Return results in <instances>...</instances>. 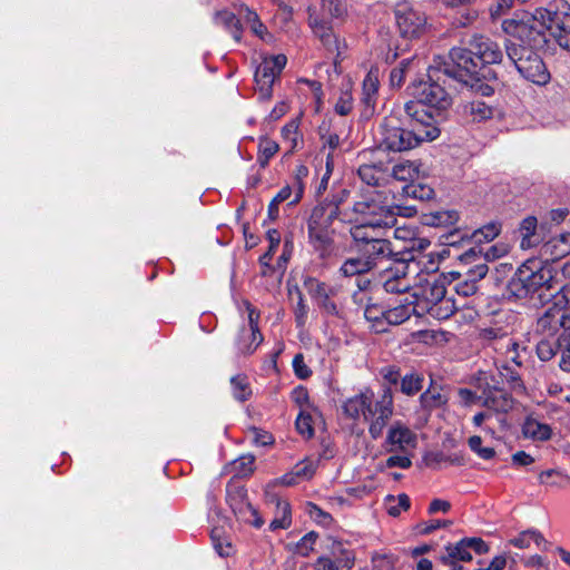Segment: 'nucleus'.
Masks as SVG:
<instances>
[{
	"mask_svg": "<svg viewBox=\"0 0 570 570\" xmlns=\"http://www.w3.org/2000/svg\"><path fill=\"white\" fill-rule=\"evenodd\" d=\"M230 385L234 397L239 401L244 402L249 399L252 395V390L249 386V382L247 376L245 375H236L230 379Z\"/></svg>",
	"mask_w": 570,
	"mask_h": 570,
	"instance_id": "obj_37",
	"label": "nucleus"
},
{
	"mask_svg": "<svg viewBox=\"0 0 570 570\" xmlns=\"http://www.w3.org/2000/svg\"><path fill=\"white\" fill-rule=\"evenodd\" d=\"M525 17L543 33L548 30L561 48L570 51V4L568 2L549 3Z\"/></svg>",
	"mask_w": 570,
	"mask_h": 570,
	"instance_id": "obj_9",
	"label": "nucleus"
},
{
	"mask_svg": "<svg viewBox=\"0 0 570 570\" xmlns=\"http://www.w3.org/2000/svg\"><path fill=\"white\" fill-rule=\"evenodd\" d=\"M266 500L275 505V517L269 524V529L273 531L278 529H288L292 524L289 503L277 495H271L269 498H266Z\"/></svg>",
	"mask_w": 570,
	"mask_h": 570,
	"instance_id": "obj_22",
	"label": "nucleus"
},
{
	"mask_svg": "<svg viewBox=\"0 0 570 570\" xmlns=\"http://www.w3.org/2000/svg\"><path fill=\"white\" fill-rule=\"evenodd\" d=\"M297 327H303L307 320L308 306L305 304L302 294L298 293V302L294 309Z\"/></svg>",
	"mask_w": 570,
	"mask_h": 570,
	"instance_id": "obj_60",
	"label": "nucleus"
},
{
	"mask_svg": "<svg viewBox=\"0 0 570 570\" xmlns=\"http://www.w3.org/2000/svg\"><path fill=\"white\" fill-rule=\"evenodd\" d=\"M287 62L284 55L265 57L255 71L256 94L259 101H267L273 95V85Z\"/></svg>",
	"mask_w": 570,
	"mask_h": 570,
	"instance_id": "obj_12",
	"label": "nucleus"
},
{
	"mask_svg": "<svg viewBox=\"0 0 570 570\" xmlns=\"http://www.w3.org/2000/svg\"><path fill=\"white\" fill-rule=\"evenodd\" d=\"M446 289L443 283L435 279L420 278V283L413 285L411 296L415 311L421 309L432 316L444 320L456 309L454 302L445 296Z\"/></svg>",
	"mask_w": 570,
	"mask_h": 570,
	"instance_id": "obj_10",
	"label": "nucleus"
},
{
	"mask_svg": "<svg viewBox=\"0 0 570 570\" xmlns=\"http://www.w3.org/2000/svg\"><path fill=\"white\" fill-rule=\"evenodd\" d=\"M278 151V145L273 140H262L259 142V159L266 164Z\"/></svg>",
	"mask_w": 570,
	"mask_h": 570,
	"instance_id": "obj_58",
	"label": "nucleus"
},
{
	"mask_svg": "<svg viewBox=\"0 0 570 570\" xmlns=\"http://www.w3.org/2000/svg\"><path fill=\"white\" fill-rule=\"evenodd\" d=\"M344 414L352 420H363L368 424V433L376 440L382 436L393 415V393L385 387L375 396L370 389L346 399L342 405Z\"/></svg>",
	"mask_w": 570,
	"mask_h": 570,
	"instance_id": "obj_5",
	"label": "nucleus"
},
{
	"mask_svg": "<svg viewBox=\"0 0 570 570\" xmlns=\"http://www.w3.org/2000/svg\"><path fill=\"white\" fill-rule=\"evenodd\" d=\"M312 422L311 414L305 410H301L296 417L295 425L297 432L305 439H309L314 434Z\"/></svg>",
	"mask_w": 570,
	"mask_h": 570,
	"instance_id": "obj_44",
	"label": "nucleus"
},
{
	"mask_svg": "<svg viewBox=\"0 0 570 570\" xmlns=\"http://www.w3.org/2000/svg\"><path fill=\"white\" fill-rule=\"evenodd\" d=\"M459 219V213L456 210H441L431 214L426 218V224L432 226H452L454 225Z\"/></svg>",
	"mask_w": 570,
	"mask_h": 570,
	"instance_id": "obj_40",
	"label": "nucleus"
},
{
	"mask_svg": "<svg viewBox=\"0 0 570 570\" xmlns=\"http://www.w3.org/2000/svg\"><path fill=\"white\" fill-rule=\"evenodd\" d=\"M441 131L436 125L420 126L417 122L411 129L401 127L394 116L385 117L379 125L375 140L383 150L401 153L414 149L423 142L439 138Z\"/></svg>",
	"mask_w": 570,
	"mask_h": 570,
	"instance_id": "obj_6",
	"label": "nucleus"
},
{
	"mask_svg": "<svg viewBox=\"0 0 570 570\" xmlns=\"http://www.w3.org/2000/svg\"><path fill=\"white\" fill-rule=\"evenodd\" d=\"M468 540L464 538L455 544H449L445 547V552L440 557V561L444 564L452 566L454 570H461L462 568H455L458 561H471L472 556L468 549Z\"/></svg>",
	"mask_w": 570,
	"mask_h": 570,
	"instance_id": "obj_24",
	"label": "nucleus"
},
{
	"mask_svg": "<svg viewBox=\"0 0 570 570\" xmlns=\"http://www.w3.org/2000/svg\"><path fill=\"white\" fill-rule=\"evenodd\" d=\"M234 513L239 521L252 524L257 529L264 524L263 518L249 502L242 503L239 508L234 511Z\"/></svg>",
	"mask_w": 570,
	"mask_h": 570,
	"instance_id": "obj_35",
	"label": "nucleus"
},
{
	"mask_svg": "<svg viewBox=\"0 0 570 570\" xmlns=\"http://www.w3.org/2000/svg\"><path fill=\"white\" fill-rule=\"evenodd\" d=\"M304 286L321 308L332 315L337 313L336 304L331 301V297L337 292L335 287L312 277L305 281Z\"/></svg>",
	"mask_w": 570,
	"mask_h": 570,
	"instance_id": "obj_17",
	"label": "nucleus"
},
{
	"mask_svg": "<svg viewBox=\"0 0 570 570\" xmlns=\"http://www.w3.org/2000/svg\"><path fill=\"white\" fill-rule=\"evenodd\" d=\"M371 269L367 266V262H364L360 254L355 257L346 258L340 269L338 273L344 277H353L368 273Z\"/></svg>",
	"mask_w": 570,
	"mask_h": 570,
	"instance_id": "obj_34",
	"label": "nucleus"
},
{
	"mask_svg": "<svg viewBox=\"0 0 570 570\" xmlns=\"http://www.w3.org/2000/svg\"><path fill=\"white\" fill-rule=\"evenodd\" d=\"M247 492L243 487H235L227 490V502L235 511L242 503H246Z\"/></svg>",
	"mask_w": 570,
	"mask_h": 570,
	"instance_id": "obj_52",
	"label": "nucleus"
},
{
	"mask_svg": "<svg viewBox=\"0 0 570 570\" xmlns=\"http://www.w3.org/2000/svg\"><path fill=\"white\" fill-rule=\"evenodd\" d=\"M470 449L476 453L483 460H490L494 456V449L482 446V439L478 435H473L468 441Z\"/></svg>",
	"mask_w": 570,
	"mask_h": 570,
	"instance_id": "obj_50",
	"label": "nucleus"
},
{
	"mask_svg": "<svg viewBox=\"0 0 570 570\" xmlns=\"http://www.w3.org/2000/svg\"><path fill=\"white\" fill-rule=\"evenodd\" d=\"M340 208L334 203H323L314 207L307 223L308 240L321 258L334 252L332 224L337 219Z\"/></svg>",
	"mask_w": 570,
	"mask_h": 570,
	"instance_id": "obj_7",
	"label": "nucleus"
},
{
	"mask_svg": "<svg viewBox=\"0 0 570 570\" xmlns=\"http://www.w3.org/2000/svg\"><path fill=\"white\" fill-rule=\"evenodd\" d=\"M292 366L295 375L301 380H306L312 375V370L305 363L304 355L301 353L294 356Z\"/></svg>",
	"mask_w": 570,
	"mask_h": 570,
	"instance_id": "obj_55",
	"label": "nucleus"
},
{
	"mask_svg": "<svg viewBox=\"0 0 570 570\" xmlns=\"http://www.w3.org/2000/svg\"><path fill=\"white\" fill-rule=\"evenodd\" d=\"M411 63L410 60H403L400 67L394 68L390 73V82L392 87H400L404 82L405 68Z\"/></svg>",
	"mask_w": 570,
	"mask_h": 570,
	"instance_id": "obj_61",
	"label": "nucleus"
},
{
	"mask_svg": "<svg viewBox=\"0 0 570 570\" xmlns=\"http://www.w3.org/2000/svg\"><path fill=\"white\" fill-rule=\"evenodd\" d=\"M510 250V247L505 243H497L485 250H482L481 248H470L469 250L464 252L460 258L463 263L470 264L475 261L476 257H483L487 262H492L495 259H499L503 256H505Z\"/></svg>",
	"mask_w": 570,
	"mask_h": 570,
	"instance_id": "obj_21",
	"label": "nucleus"
},
{
	"mask_svg": "<svg viewBox=\"0 0 570 570\" xmlns=\"http://www.w3.org/2000/svg\"><path fill=\"white\" fill-rule=\"evenodd\" d=\"M328 556L335 560L344 569L350 570L354 566V554L351 550L346 549L341 541L331 540L327 547Z\"/></svg>",
	"mask_w": 570,
	"mask_h": 570,
	"instance_id": "obj_31",
	"label": "nucleus"
},
{
	"mask_svg": "<svg viewBox=\"0 0 570 570\" xmlns=\"http://www.w3.org/2000/svg\"><path fill=\"white\" fill-rule=\"evenodd\" d=\"M417 269L419 264L413 255L394 262L393 266L386 268L382 275L384 289L387 293H405L413 289L410 275L416 274Z\"/></svg>",
	"mask_w": 570,
	"mask_h": 570,
	"instance_id": "obj_13",
	"label": "nucleus"
},
{
	"mask_svg": "<svg viewBox=\"0 0 570 570\" xmlns=\"http://www.w3.org/2000/svg\"><path fill=\"white\" fill-rule=\"evenodd\" d=\"M353 225L351 228L364 232H386L396 225L400 208L386 190L379 188L362 189L353 204Z\"/></svg>",
	"mask_w": 570,
	"mask_h": 570,
	"instance_id": "obj_4",
	"label": "nucleus"
},
{
	"mask_svg": "<svg viewBox=\"0 0 570 570\" xmlns=\"http://www.w3.org/2000/svg\"><path fill=\"white\" fill-rule=\"evenodd\" d=\"M308 176V168L304 165H298L295 169L294 176V189H295V198L291 202L292 204H296L303 196L304 191V179Z\"/></svg>",
	"mask_w": 570,
	"mask_h": 570,
	"instance_id": "obj_47",
	"label": "nucleus"
},
{
	"mask_svg": "<svg viewBox=\"0 0 570 570\" xmlns=\"http://www.w3.org/2000/svg\"><path fill=\"white\" fill-rule=\"evenodd\" d=\"M364 316L370 323L372 331L375 333H385V307L381 305H367L364 311Z\"/></svg>",
	"mask_w": 570,
	"mask_h": 570,
	"instance_id": "obj_33",
	"label": "nucleus"
},
{
	"mask_svg": "<svg viewBox=\"0 0 570 570\" xmlns=\"http://www.w3.org/2000/svg\"><path fill=\"white\" fill-rule=\"evenodd\" d=\"M214 21L217 26L223 27L226 31H228L235 41L239 42L242 39V27L240 21L236 18V14L228 11L222 10L216 12L214 17Z\"/></svg>",
	"mask_w": 570,
	"mask_h": 570,
	"instance_id": "obj_29",
	"label": "nucleus"
},
{
	"mask_svg": "<svg viewBox=\"0 0 570 570\" xmlns=\"http://www.w3.org/2000/svg\"><path fill=\"white\" fill-rule=\"evenodd\" d=\"M519 347V343L507 334H502L500 338L497 341L495 345H493L494 351L501 354L502 356L509 354L510 350Z\"/></svg>",
	"mask_w": 570,
	"mask_h": 570,
	"instance_id": "obj_56",
	"label": "nucleus"
},
{
	"mask_svg": "<svg viewBox=\"0 0 570 570\" xmlns=\"http://www.w3.org/2000/svg\"><path fill=\"white\" fill-rule=\"evenodd\" d=\"M318 538L315 531L306 533L296 544V552L302 557H308L314 549V544Z\"/></svg>",
	"mask_w": 570,
	"mask_h": 570,
	"instance_id": "obj_49",
	"label": "nucleus"
},
{
	"mask_svg": "<svg viewBox=\"0 0 570 570\" xmlns=\"http://www.w3.org/2000/svg\"><path fill=\"white\" fill-rule=\"evenodd\" d=\"M385 232H364L360 228H350L357 254L367 262L370 269H374L384 261L393 256L390 240L381 237Z\"/></svg>",
	"mask_w": 570,
	"mask_h": 570,
	"instance_id": "obj_11",
	"label": "nucleus"
},
{
	"mask_svg": "<svg viewBox=\"0 0 570 570\" xmlns=\"http://www.w3.org/2000/svg\"><path fill=\"white\" fill-rule=\"evenodd\" d=\"M488 266L484 263L474 265L466 272V278L456 285V293L462 296L473 295L476 289V283L488 274Z\"/></svg>",
	"mask_w": 570,
	"mask_h": 570,
	"instance_id": "obj_23",
	"label": "nucleus"
},
{
	"mask_svg": "<svg viewBox=\"0 0 570 570\" xmlns=\"http://www.w3.org/2000/svg\"><path fill=\"white\" fill-rule=\"evenodd\" d=\"M294 471L299 482L309 480L316 471V463L312 460H304L295 465Z\"/></svg>",
	"mask_w": 570,
	"mask_h": 570,
	"instance_id": "obj_53",
	"label": "nucleus"
},
{
	"mask_svg": "<svg viewBox=\"0 0 570 570\" xmlns=\"http://www.w3.org/2000/svg\"><path fill=\"white\" fill-rule=\"evenodd\" d=\"M501 232V225L497 222H491L483 227L475 230L472 235L475 243L491 242Z\"/></svg>",
	"mask_w": 570,
	"mask_h": 570,
	"instance_id": "obj_43",
	"label": "nucleus"
},
{
	"mask_svg": "<svg viewBox=\"0 0 570 570\" xmlns=\"http://www.w3.org/2000/svg\"><path fill=\"white\" fill-rule=\"evenodd\" d=\"M420 402L424 409H435L446 403V397L435 389H429L420 396Z\"/></svg>",
	"mask_w": 570,
	"mask_h": 570,
	"instance_id": "obj_42",
	"label": "nucleus"
},
{
	"mask_svg": "<svg viewBox=\"0 0 570 570\" xmlns=\"http://www.w3.org/2000/svg\"><path fill=\"white\" fill-rule=\"evenodd\" d=\"M522 434L533 441H547L551 438V428L534 417H527L522 424Z\"/></svg>",
	"mask_w": 570,
	"mask_h": 570,
	"instance_id": "obj_27",
	"label": "nucleus"
},
{
	"mask_svg": "<svg viewBox=\"0 0 570 570\" xmlns=\"http://www.w3.org/2000/svg\"><path fill=\"white\" fill-rule=\"evenodd\" d=\"M518 367L511 364H498V370L503 380H505L514 390H523V383Z\"/></svg>",
	"mask_w": 570,
	"mask_h": 570,
	"instance_id": "obj_41",
	"label": "nucleus"
},
{
	"mask_svg": "<svg viewBox=\"0 0 570 570\" xmlns=\"http://www.w3.org/2000/svg\"><path fill=\"white\" fill-rule=\"evenodd\" d=\"M466 114H469L473 121H483L490 119L493 115V109L484 101L474 100L465 107Z\"/></svg>",
	"mask_w": 570,
	"mask_h": 570,
	"instance_id": "obj_38",
	"label": "nucleus"
},
{
	"mask_svg": "<svg viewBox=\"0 0 570 570\" xmlns=\"http://www.w3.org/2000/svg\"><path fill=\"white\" fill-rule=\"evenodd\" d=\"M255 458L253 455H243L234 462L235 471L239 476H247L254 470Z\"/></svg>",
	"mask_w": 570,
	"mask_h": 570,
	"instance_id": "obj_54",
	"label": "nucleus"
},
{
	"mask_svg": "<svg viewBox=\"0 0 570 570\" xmlns=\"http://www.w3.org/2000/svg\"><path fill=\"white\" fill-rule=\"evenodd\" d=\"M282 136L284 140L288 141L291 147L294 148L298 138V122L292 120L282 128Z\"/></svg>",
	"mask_w": 570,
	"mask_h": 570,
	"instance_id": "obj_59",
	"label": "nucleus"
},
{
	"mask_svg": "<svg viewBox=\"0 0 570 570\" xmlns=\"http://www.w3.org/2000/svg\"><path fill=\"white\" fill-rule=\"evenodd\" d=\"M458 396L460 403L463 406H470L475 404L478 401H482V395H478L475 392L469 389H459Z\"/></svg>",
	"mask_w": 570,
	"mask_h": 570,
	"instance_id": "obj_63",
	"label": "nucleus"
},
{
	"mask_svg": "<svg viewBox=\"0 0 570 570\" xmlns=\"http://www.w3.org/2000/svg\"><path fill=\"white\" fill-rule=\"evenodd\" d=\"M394 18L396 27L404 38L419 37L426 23L424 14L413 8L407 1H401L395 4Z\"/></svg>",
	"mask_w": 570,
	"mask_h": 570,
	"instance_id": "obj_14",
	"label": "nucleus"
},
{
	"mask_svg": "<svg viewBox=\"0 0 570 570\" xmlns=\"http://www.w3.org/2000/svg\"><path fill=\"white\" fill-rule=\"evenodd\" d=\"M403 190L407 196L420 200H429L434 196V190L430 186L422 184L406 185Z\"/></svg>",
	"mask_w": 570,
	"mask_h": 570,
	"instance_id": "obj_45",
	"label": "nucleus"
},
{
	"mask_svg": "<svg viewBox=\"0 0 570 570\" xmlns=\"http://www.w3.org/2000/svg\"><path fill=\"white\" fill-rule=\"evenodd\" d=\"M298 482L299 481H298V479L295 474V471L293 469L291 472L285 473L281 478L275 479L274 481L269 482L266 485V490H265L266 498H269L271 495H275L274 493L271 492L272 488H274L275 485L291 487V485L297 484Z\"/></svg>",
	"mask_w": 570,
	"mask_h": 570,
	"instance_id": "obj_51",
	"label": "nucleus"
},
{
	"mask_svg": "<svg viewBox=\"0 0 570 570\" xmlns=\"http://www.w3.org/2000/svg\"><path fill=\"white\" fill-rule=\"evenodd\" d=\"M393 236L397 240L410 243L412 245L415 240L416 228L410 224L395 225L393 228Z\"/></svg>",
	"mask_w": 570,
	"mask_h": 570,
	"instance_id": "obj_48",
	"label": "nucleus"
},
{
	"mask_svg": "<svg viewBox=\"0 0 570 570\" xmlns=\"http://www.w3.org/2000/svg\"><path fill=\"white\" fill-rule=\"evenodd\" d=\"M505 40V53L518 72L527 80L543 86L550 80L542 58L534 50L544 42V33L524 17L521 20L508 19L502 23Z\"/></svg>",
	"mask_w": 570,
	"mask_h": 570,
	"instance_id": "obj_1",
	"label": "nucleus"
},
{
	"mask_svg": "<svg viewBox=\"0 0 570 570\" xmlns=\"http://www.w3.org/2000/svg\"><path fill=\"white\" fill-rule=\"evenodd\" d=\"M380 88V70L372 67L362 82L361 102L364 106L365 114H373Z\"/></svg>",
	"mask_w": 570,
	"mask_h": 570,
	"instance_id": "obj_18",
	"label": "nucleus"
},
{
	"mask_svg": "<svg viewBox=\"0 0 570 570\" xmlns=\"http://www.w3.org/2000/svg\"><path fill=\"white\" fill-rule=\"evenodd\" d=\"M562 480H567L568 478L562 475L559 471L550 469L542 471L539 474V482L543 485L552 487L562 489L564 484L562 483Z\"/></svg>",
	"mask_w": 570,
	"mask_h": 570,
	"instance_id": "obj_46",
	"label": "nucleus"
},
{
	"mask_svg": "<svg viewBox=\"0 0 570 570\" xmlns=\"http://www.w3.org/2000/svg\"><path fill=\"white\" fill-rule=\"evenodd\" d=\"M415 307L413 306V303L405 299L401 304L385 308V326L386 332L389 331L390 326H395L404 323L407 321L413 313H415Z\"/></svg>",
	"mask_w": 570,
	"mask_h": 570,
	"instance_id": "obj_25",
	"label": "nucleus"
},
{
	"mask_svg": "<svg viewBox=\"0 0 570 570\" xmlns=\"http://www.w3.org/2000/svg\"><path fill=\"white\" fill-rule=\"evenodd\" d=\"M353 109V97L350 91H343L336 104H335V111L341 116H346L351 112Z\"/></svg>",
	"mask_w": 570,
	"mask_h": 570,
	"instance_id": "obj_57",
	"label": "nucleus"
},
{
	"mask_svg": "<svg viewBox=\"0 0 570 570\" xmlns=\"http://www.w3.org/2000/svg\"><path fill=\"white\" fill-rule=\"evenodd\" d=\"M509 543L518 549H528L534 543L539 549L547 550L548 541L541 532L535 529H528L511 539Z\"/></svg>",
	"mask_w": 570,
	"mask_h": 570,
	"instance_id": "obj_26",
	"label": "nucleus"
},
{
	"mask_svg": "<svg viewBox=\"0 0 570 570\" xmlns=\"http://www.w3.org/2000/svg\"><path fill=\"white\" fill-rule=\"evenodd\" d=\"M482 405L497 413H508L513 409V397L502 389L490 387L482 393Z\"/></svg>",
	"mask_w": 570,
	"mask_h": 570,
	"instance_id": "obj_19",
	"label": "nucleus"
},
{
	"mask_svg": "<svg viewBox=\"0 0 570 570\" xmlns=\"http://www.w3.org/2000/svg\"><path fill=\"white\" fill-rule=\"evenodd\" d=\"M445 77L452 78L444 73V63L431 66L426 80H420L409 87L413 99L405 102L403 108L411 120L420 126L436 125L435 117L451 107L452 98L440 83L445 82Z\"/></svg>",
	"mask_w": 570,
	"mask_h": 570,
	"instance_id": "obj_2",
	"label": "nucleus"
},
{
	"mask_svg": "<svg viewBox=\"0 0 570 570\" xmlns=\"http://www.w3.org/2000/svg\"><path fill=\"white\" fill-rule=\"evenodd\" d=\"M503 59L501 47L491 38L475 35L469 40L468 48H452L450 61L444 62V73L452 79L473 86L482 66L500 63Z\"/></svg>",
	"mask_w": 570,
	"mask_h": 570,
	"instance_id": "obj_3",
	"label": "nucleus"
},
{
	"mask_svg": "<svg viewBox=\"0 0 570 570\" xmlns=\"http://www.w3.org/2000/svg\"><path fill=\"white\" fill-rule=\"evenodd\" d=\"M238 16L243 19L252 29L253 33L259 39L269 41L272 39L271 33L267 31L265 24L261 21L258 14L249 9L248 7L242 6L238 10Z\"/></svg>",
	"mask_w": 570,
	"mask_h": 570,
	"instance_id": "obj_28",
	"label": "nucleus"
},
{
	"mask_svg": "<svg viewBox=\"0 0 570 570\" xmlns=\"http://www.w3.org/2000/svg\"><path fill=\"white\" fill-rule=\"evenodd\" d=\"M423 387V376L419 373L411 372L405 374L401 380V391L405 395H414Z\"/></svg>",
	"mask_w": 570,
	"mask_h": 570,
	"instance_id": "obj_39",
	"label": "nucleus"
},
{
	"mask_svg": "<svg viewBox=\"0 0 570 570\" xmlns=\"http://www.w3.org/2000/svg\"><path fill=\"white\" fill-rule=\"evenodd\" d=\"M315 570H340L344 569L335 560L327 556H321L317 558L314 564Z\"/></svg>",
	"mask_w": 570,
	"mask_h": 570,
	"instance_id": "obj_64",
	"label": "nucleus"
},
{
	"mask_svg": "<svg viewBox=\"0 0 570 570\" xmlns=\"http://www.w3.org/2000/svg\"><path fill=\"white\" fill-rule=\"evenodd\" d=\"M547 261H558L570 254V233L550 238L540 248Z\"/></svg>",
	"mask_w": 570,
	"mask_h": 570,
	"instance_id": "obj_20",
	"label": "nucleus"
},
{
	"mask_svg": "<svg viewBox=\"0 0 570 570\" xmlns=\"http://www.w3.org/2000/svg\"><path fill=\"white\" fill-rule=\"evenodd\" d=\"M357 174L361 180L367 185L366 188H377L385 178V170L382 165L377 164H364L360 166Z\"/></svg>",
	"mask_w": 570,
	"mask_h": 570,
	"instance_id": "obj_30",
	"label": "nucleus"
},
{
	"mask_svg": "<svg viewBox=\"0 0 570 570\" xmlns=\"http://www.w3.org/2000/svg\"><path fill=\"white\" fill-rule=\"evenodd\" d=\"M419 173V165L414 161L402 160L392 166L390 175L399 181H413Z\"/></svg>",
	"mask_w": 570,
	"mask_h": 570,
	"instance_id": "obj_32",
	"label": "nucleus"
},
{
	"mask_svg": "<svg viewBox=\"0 0 570 570\" xmlns=\"http://www.w3.org/2000/svg\"><path fill=\"white\" fill-rule=\"evenodd\" d=\"M245 304L248 312V323L240 328L236 345L239 353L250 354L263 342V335L258 330L259 313L248 302Z\"/></svg>",
	"mask_w": 570,
	"mask_h": 570,
	"instance_id": "obj_15",
	"label": "nucleus"
},
{
	"mask_svg": "<svg viewBox=\"0 0 570 570\" xmlns=\"http://www.w3.org/2000/svg\"><path fill=\"white\" fill-rule=\"evenodd\" d=\"M411 501L407 494L387 495L385 498L386 511L392 517H399L402 511L410 508Z\"/></svg>",
	"mask_w": 570,
	"mask_h": 570,
	"instance_id": "obj_36",
	"label": "nucleus"
},
{
	"mask_svg": "<svg viewBox=\"0 0 570 570\" xmlns=\"http://www.w3.org/2000/svg\"><path fill=\"white\" fill-rule=\"evenodd\" d=\"M416 443V434L401 421H396L390 426L385 440L389 452H407L415 449Z\"/></svg>",
	"mask_w": 570,
	"mask_h": 570,
	"instance_id": "obj_16",
	"label": "nucleus"
},
{
	"mask_svg": "<svg viewBox=\"0 0 570 570\" xmlns=\"http://www.w3.org/2000/svg\"><path fill=\"white\" fill-rule=\"evenodd\" d=\"M554 273L550 266L537 259L525 261L508 283V291L518 298H524L540 288H554Z\"/></svg>",
	"mask_w": 570,
	"mask_h": 570,
	"instance_id": "obj_8",
	"label": "nucleus"
},
{
	"mask_svg": "<svg viewBox=\"0 0 570 570\" xmlns=\"http://www.w3.org/2000/svg\"><path fill=\"white\" fill-rule=\"evenodd\" d=\"M291 397L299 406L301 410L307 411L309 407V397L306 389L302 386L294 389Z\"/></svg>",
	"mask_w": 570,
	"mask_h": 570,
	"instance_id": "obj_62",
	"label": "nucleus"
}]
</instances>
